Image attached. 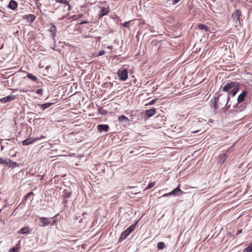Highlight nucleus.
I'll list each match as a JSON object with an SVG mask.
<instances>
[{
	"instance_id": "f257e3e1",
	"label": "nucleus",
	"mask_w": 252,
	"mask_h": 252,
	"mask_svg": "<svg viewBox=\"0 0 252 252\" xmlns=\"http://www.w3.org/2000/svg\"><path fill=\"white\" fill-rule=\"evenodd\" d=\"M240 89L239 83L235 82H230L226 83L222 88L223 92L227 93V102L230 100L231 97H233L238 93Z\"/></svg>"
},
{
	"instance_id": "f03ea898",
	"label": "nucleus",
	"mask_w": 252,
	"mask_h": 252,
	"mask_svg": "<svg viewBox=\"0 0 252 252\" xmlns=\"http://www.w3.org/2000/svg\"><path fill=\"white\" fill-rule=\"evenodd\" d=\"M137 222L132 224L128 227L126 230L124 231L121 234L119 238V241L125 239L128 235H129L135 228Z\"/></svg>"
},
{
	"instance_id": "7ed1b4c3",
	"label": "nucleus",
	"mask_w": 252,
	"mask_h": 252,
	"mask_svg": "<svg viewBox=\"0 0 252 252\" xmlns=\"http://www.w3.org/2000/svg\"><path fill=\"white\" fill-rule=\"evenodd\" d=\"M242 15L241 12L239 10H236L232 14L231 17L235 27L241 26V22L240 21V16Z\"/></svg>"
},
{
	"instance_id": "20e7f679",
	"label": "nucleus",
	"mask_w": 252,
	"mask_h": 252,
	"mask_svg": "<svg viewBox=\"0 0 252 252\" xmlns=\"http://www.w3.org/2000/svg\"><path fill=\"white\" fill-rule=\"evenodd\" d=\"M45 137L43 135H41L40 137H37L35 138L29 137L25 140H23L22 143V144L24 146H27L30 144H32L35 141L39 140L40 139L44 138Z\"/></svg>"
},
{
	"instance_id": "39448f33",
	"label": "nucleus",
	"mask_w": 252,
	"mask_h": 252,
	"mask_svg": "<svg viewBox=\"0 0 252 252\" xmlns=\"http://www.w3.org/2000/svg\"><path fill=\"white\" fill-rule=\"evenodd\" d=\"M128 72L126 69H124L123 70H119L118 71L117 74L121 80L123 81L126 80L128 78Z\"/></svg>"
},
{
	"instance_id": "423d86ee",
	"label": "nucleus",
	"mask_w": 252,
	"mask_h": 252,
	"mask_svg": "<svg viewBox=\"0 0 252 252\" xmlns=\"http://www.w3.org/2000/svg\"><path fill=\"white\" fill-rule=\"evenodd\" d=\"M51 221L49 218L45 217H40L39 218V225L40 226H44L48 225L50 224Z\"/></svg>"
},
{
	"instance_id": "0eeeda50",
	"label": "nucleus",
	"mask_w": 252,
	"mask_h": 252,
	"mask_svg": "<svg viewBox=\"0 0 252 252\" xmlns=\"http://www.w3.org/2000/svg\"><path fill=\"white\" fill-rule=\"evenodd\" d=\"M109 127L107 125H98L97 126V129L100 132H107Z\"/></svg>"
},
{
	"instance_id": "6e6552de",
	"label": "nucleus",
	"mask_w": 252,
	"mask_h": 252,
	"mask_svg": "<svg viewBox=\"0 0 252 252\" xmlns=\"http://www.w3.org/2000/svg\"><path fill=\"white\" fill-rule=\"evenodd\" d=\"M247 94L248 92L244 91L239 95L237 98L238 103H241L244 101Z\"/></svg>"
},
{
	"instance_id": "1a4fd4ad",
	"label": "nucleus",
	"mask_w": 252,
	"mask_h": 252,
	"mask_svg": "<svg viewBox=\"0 0 252 252\" xmlns=\"http://www.w3.org/2000/svg\"><path fill=\"white\" fill-rule=\"evenodd\" d=\"M110 12L109 7H104L102 8L99 13V17L101 18L105 15H107Z\"/></svg>"
},
{
	"instance_id": "9d476101",
	"label": "nucleus",
	"mask_w": 252,
	"mask_h": 252,
	"mask_svg": "<svg viewBox=\"0 0 252 252\" xmlns=\"http://www.w3.org/2000/svg\"><path fill=\"white\" fill-rule=\"evenodd\" d=\"M184 192L180 189V185L176 189L170 192L171 195L174 196L182 195Z\"/></svg>"
},
{
	"instance_id": "9b49d317",
	"label": "nucleus",
	"mask_w": 252,
	"mask_h": 252,
	"mask_svg": "<svg viewBox=\"0 0 252 252\" xmlns=\"http://www.w3.org/2000/svg\"><path fill=\"white\" fill-rule=\"evenodd\" d=\"M15 98V95H9L5 97H4L0 99V101L2 103H6L7 102H9L10 101H12Z\"/></svg>"
},
{
	"instance_id": "f8f14e48",
	"label": "nucleus",
	"mask_w": 252,
	"mask_h": 252,
	"mask_svg": "<svg viewBox=\"0 0 252 252\" xmlns=\"http://www.w3.org/2000/svg\"><path fill=\"white\" fill-rule=\"evenodd\" d=\"M50 27L49 28V32L51 33V35L53 38H54L56 36V33L57 32V28L56 26L53 24L52 23H50Z\"/></svg>"
},
{
	"instance_id": "ddd939ff",
	"label": "nucleus",
	"mask_w": 252,
	"mask_h": 252,
	"mask_svg": "<svg viewBox=\"0 0 252 252\" xmlns=\"http://www.w3.org/2000/svg\"><path fill=\"white\" fill-rule=\"evenodd\" d=\"M7 6L9 8L11 9L15 10L18 6V3L16 1L14 0H11L9 1Z\"/></svg>"
},
{
	"instance_id": "4468645a",
	"label": "nucleus",
	"mask_w": 252,
	"mask_h": 252,
	"mask_svg": "<svg viewBox=\"0 0 252 252\" xmlns=\"http://www.w3.org/2000/svg\"><path fill=\"white\" fill-rule=\"evenodd\" d=\"M25 19H27L29 23H32L34 20L35 17L33 14H28L24 16Z\"/></svg>"
},
{
	"instance_id": "2eb2a0df",
	"label": "nucleus",
	"mask_w": 252,
	"mask_h": 252,
	"mask_svg": "<svg viewBox=\"0 0 252 252\" xmlns=\"http://www.w3.org/2000/svg\"><path fill=\"white\" fill-rule=\"evenodd\" d=\"M156 113V110L155 108H153L152 109L147 110L145 112L146 115L148 116V117H151L154 115Z\"/></svg>"
},
{
	"instance_id": "dca6fc26",
	"label": "nucleus",
	"mask_w": 252,
	"mask_h": 252,
	"mask_svg": "<svg viewBox=\"0 0 252 252\" xmlns=\"http://www.w3.org/2000/svg\"><path fill=\"white\" fill-rule=\"evenodd\" d=\"M57 2L66 4L68 6V10H69L71 8L70 4L68 2V0H55Z\"/></svg>"
},
{
	"instance_id": "f3484780",
	"label": "nucleus",
	"mask_w": 252,
	"mask_h": 252,
	"mask_svg": "<svg viewBox=\"0 0 252 252\" xmlns=\"http://www.w3.org/2000/svg\"><path fill=\"white\" fill-rule=\"evenodd\" d=\"M218 100H219V97H215L214 99L213 107L214 108V111H216L219 107L218 105Z\"/></svg>"
},
{
	"instance_id": "a211bd4d",
	"label": "nucleus",
	"mask_w": 252,
	"mask_h": 252,
	"mask_svg": "<svg viewBox=\"0 0 252 252\" xmlns=\"http://www.w3.org/2000/svg\"><path fill=\"white\" fill-rule=\"evenodd\" d=\"M19 234H28L29 233V228L27 227L22 228L19 231Z\"/></svg>"
},
{
	"instance_id": "6ab92c4d",
	"label": "nucleus",
	"mask_w": 252,
	"mask_h": 252,
	"mask_svg": "<svg viewBox=\"0 0 252 252\" xmlns=\"http://www.w3.org/2000/svg\"><path fill=\"white\" fill-rule=\"evenodd\" d=\"M20 248V247L19 244H17L13 248L10 249L9 251V252H19V250Z\"/></svg>"
},
{
	"instance_id": "aec40b11",
	"label": "nucleus",
	"mask_w": 252,
	"mask_h": 252,
	"mask_svg": "<svg viewBox=\"0 0 252 252\" xmlns=\"http://www.w3.org/2000/svg\"><path fill=\"white\" fill-rule=\"evenodd\" d=\"M5 161H6V163H4V164H6V165L9 164V165H11L12 166H16L17 164V163L16 162L13 161L12 160L9 159L5 160Z\"/></svg>"
},
{
	"instance_id": "412c9836",
	"label": "nucleus",
	"mask_w": 252,
	"mask_h": 252,
	"mask_svg": "<svg viewBox=\"0 0 252 252\" xmlns=\"http://www.w3.org/2000/svg\"><path fill=\"white\" fill-rule=\"evenodd\" d=\"M52 104H53L52 103H45V104H40L39 105L40 106V108L43 110H44L45 109L51 106L52 105Z\"/></svg>"
},
{
	"instance_id": "4be33fe9",
	"label": "nucleus",
	"mask_w": 252,
	"mask_h": 252,
	"mask_svg": "<svg viewBox=\"0 0 252 252\" xmlns=\"http://www.w3.org/2000/svg\"><path fill=\"white\" fill-rule=\"evenodd\" d=\"M198 28L199 29L201 30H204L206 32L209 30V28H208V27L204 24H199L198 25Z\"/></svg>"
},
{
	"instance_id": "5701e85b",
	"label": "nucleus",
	"mask_w": 252,
	"mask_h": 252,
	"mask_svg": "<svg viewBox=\"0 0 252 252\" xmlns=\"http://www.w3.org/2000/svg\"><path fill=\"white\" fill-rule=\"evenodd\" d=\"M118 120L120 122H125V123H127L129 122V119L123 115L120 116L118 118Z\"/></svg>"
},
{
	"instance_id": "b1692460",
	"label": "nucleus",
	"mask_w": 252,
	"mask_h": 252,
	"mask_svg": "<svg viewBox=\"0 0 252 252\" xmlns=\"http://www.w3.org/2000/svg\"><path fill=\"white\" fill-rule=\"evenodd\" d=\"M27 77L32 81H36L37 80V78L36 76L30 73H28Z\"/></svg>"
},
{
	"instance_id": "393cba45",
	"label": "nucleus",
	"mask_w": 252,
	"mask_h": 252,
	"mask_svg": "<svg viewBox=\"0 0 252 252\" xmlns=\"http://www.w3.org/2000/svg\"><path fill=\"white\" fill-rule=\"evenodd\" d=\"M252 244H250L249 246L245 248L243 252H252Z\"/></svg>"
},
{
	"instance_id": "a878e982",
	"label": "nucleus",
	"mask_w": 252,
	"mask_h": 252,
	"mask_svg": "<svg viewBox=\"0 0 252 252\" xmlns=\"http://www.w3.org/2000/svg\"><path fill=\"white\" fill-rule=\"evenodd\" d=\"M165 247L164 243L158 242L157 244V247L159 250L163 249Z\"/></svg>"
},
{
	"instance_id": "bb28decb",
	"label": "nucleus",
	"mask_w": 252,
	"mask_h": 252,
	"mask_svg": "<svg viewBox=\"0 0 252 252\" xmlns=\"http://www.w3.org/2000/svg\"><path fill=\"white\" fill-rule=\"evenodd\" d=\"M228 102H227V100L226 101V103L220 104V105L221 106L222 109H224V108H226V109L227 110L230 108V105L227 106V104Z\"/></svg>"
},
{
	"instance_id": "cd10ccee",
	"label": "nucleus",
	"mask_w": 252,
	"mask_h": 252,
	"mask_svg": "<svg viewBox=\"0 0 252 252\" xmlns=\"http://www.w3.org/2000/svg\"><path fill=\"white\" fill-rule=\"evenodd\" d=\"M155 184H156V182H155L149 183L148 185V186H147V187L146 188V189H151L155 185Z\"/></svg>"
},
{
	"instance_id": "c85d7f7f",
	"label": "nucleus",
	"mask_w": 252,
	"mask_h": 252,
	"mask_svg": "<svg viewBox=\"0 0 252 252\" xmlns=\"http://www.w3.org/2000/svg\"><path fill=\"white\" fill-rule=\"evenodd\" d=\"M237 108H239L240 111H243L244 110L246 107V105L245 104H240L239 106L237 105L236 106Z\"/></svg>"
},
{
	"instance_id": "c756f323",
	"label": "nucleus",
	"mask_w": 252,
	"mask_h": 252,
	"mask_svg": "<svg viewBox=\"0 0 252 252\" xmlns=\"http://www.w3.org/2000/svg\"><path fill=\"white\" fill-rule=\"evenodd\" d=\"M98 112L99 113L103 115L106 114L107 113V111L104 109H103L102 108H100L99 109H98Z\"/></svg>"
},
{
	"instance_id": "7c9ffc66",
	"label": "nucleus",
	"mask_w": 252,
	"mask_h": 252,
	"mask_svg": "<svg viewBox=\"0 0 252 252\" xmlns=\"http://www.w3.org/2000/svg\"><path fill=\"white\" fill-rule=\"evenodd\" d=\"M36 93L37 94L41 95L43 93V90L42 89H39L36 91Z\"/></svg>"
},
{
	"instance_id": "2f4dec72",
	"label": "nucleus",
	"mask_w": 252,
	"mask_h": 252,
	"mask_svg": "<svg viewBox=\"0 0 252 252\" xmlns=\"http://www.w3.org/2000/svg\"><path fill=\"white\" fill-rule=\"evenodd\" d=\"M123 26L126 28H128L129 26V21L125 22Z\"/></svg>"
},
{
	"instance_id": "473e14b6",
	"label": "nucleus",
	"mask_w": 252,
	"mask_h": 252,
	"mask_svg": "<svg viewBox=\"0 0 252 252\" xmlns=\"http://www.w3.org/2000/svg\"><path fill=\"white\" fill-rule=\"evenodd\" d=\"M105 53V51L104 50H101L99 52L98 54V56H102Z\"/></svg>"
},
{
	"instance_id": "72a5a7b5",
	"label": "nucleus",
	"mask_w": 252,
	"mask_h": 252,
	"mask_svg": "<svg viewBox=\"0 0 252 252\" xmlns=\"http://www.w3.org/2000/svg\"><path fill=\"white\" fill-rule=\"evenodd\" d=\"M221 156L223 158V162H224L226 158L227 157V154L226 153H223Z\"/></svg>"
},
{
	"instance_id": "f704fd0d",
	"label": "nucleus",
	"mask_w": 252,
	"mask_h": 252,
	"mask_svg": "<svg viewBox=\"0 0 252 252\" xmlns=\"http://www.w3.org/2000/svg\"><path fill=\"white\" fill-rule=\"evenodd\" d=\"M32 194V192H29L27 194H26V195L25 196V197L26 199L28 198L29 196H31V194Z\"/></svg>"
},
{
	"instance_id": "c9c22d12",
	"label": "nucleus",
	"mask_w": 252,
	"mask_h": 252,
	"mask_svg": "<svg viewBox=\"0 0 252 252\" xmlns=\"http://www.w3.org/2000/svg\"><path fill=\"white\" fill-rule=\"evenodd\" d=\"M6 163L5 159H4L3 158H0V164Z\"/></svg>"
},
{
	"instance_id": "e433bc0d",
	"label": "nucleus",
	"mask_w": 252,
	"mask_h": 252,
	"mask_svg": "<svg viewBox=\"0 0 252 252\" xmlns=\"http://www.w3.org/2000/svg\"><path fill=\"white\" fill-rule=\"evenodd\" d=\"M181 0H172V4L175 5L176 3H177L179 1H180Z\"/></svg>"
},
{
	"instance_id": "4c0bfd02",
	"label": "nucleus",
	"mask_w": 252,
	"mask_h": 252,
	"mask_svg": "<svg viewBox=\"0 0 252 252\" xmlns=\"http://www.w3.org/2000/svg\"><path fill=\"white\" fill-rule=\"evenodd\" d=\"M57 219H54L53 220V222L51 224L52 225H56L57 224Z\"/></svg>"
},
{
	"instance_id": "58836bf2",
	"label": "nucleus",
	"mask_w": 252,
	"mask_h": 252,
	"mask_svg": "<svg viewBox=\"0 0 252 252\" xmlns=\"http://www.w3.org/2000/svg\"><path fill=\"white\" fill-rule=\"evenodd\" d=\"M156 101V99H153V100H151V101L149 103V104L150 105L154 104L155 103Z\"/></svg>"
},
{
	"instance_id": "ea45409f",
	"label": "nucleus",
	"mask_w": 252,
	"mask_h": 252,
	"mask_svg": "<svg viewBox=\"0 0 252 252\" xmlns=\"http://www.w3.org/2000/svg\"><path fill=\"white\" fill-rule=\"evenodd\" d=\"M170 195H171V194H170V192H169V193H167L164 194L162 195V196L163 197H166V196H170Z\"/></svg>"
},
{
	"instance_id": "a19ab883",
	"label": "nucleus",
	"mask_w": 252,
	"mask_h": 252,
	"mask_svg": "<svg viewBox=\"0 0 252 252\" xmlns=\"http://www.w3.org/2000/svg\"><path fill=\"white\" fill-rule=\"evenodd\" d=\"M242 232V229H240L238 230L237 233H236V235H238L239 234L241 233Z\"/></svg>"
},
{
	"instance_id": "79ce46f5",
	"label": "nucleus",
	"mask_w": 252,
	"mask_h": 252,
	"mask_svg": "<svg viewBox=\"0 0 252 252\" xmlns=\"http://www.w3.org/2000/svg\"><path fill=\"white\" fill-rule=\"evenodd\" d=\"M88 23V22H86V21H84V22H81V24H85V23Z\"/></svg>"
},
{
	"instance_id": "37998d69",
	"label": "nucleus",
	"mask_w": 252,
	"mask_h": 252,
	"mask_svg": "<svg viewBox=\"0 0 252 252\" xmlns=\"http://www.w3.org/2000/svg\"><path fill=\"white\" fill-rule=\"evenodd\" d=\"M70 196V193H69V194H68V195L67 196V197H68V196Z\"/></svg>"
},
{
	"instance_id": "c03bdc74",
	"label": "nucleus",
	"mask_w": 252,
	"mask_h": 252,
	"mask_svg": "<svg viewBox=\"0 0 252 252\" xmlns=\"http://www.w3.org/2000/svg\"><path fill=\"white\" fill-rule=\"evenodd\" d=\"M78 16L81 17V16L79 15H78Z\"/></svg>"
}]
</instances>
